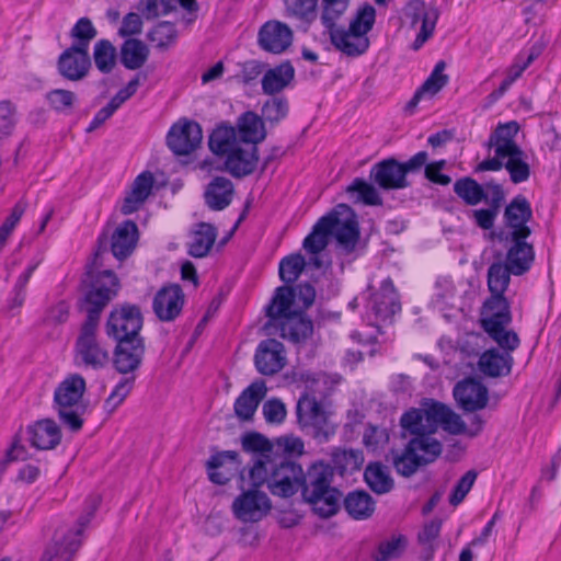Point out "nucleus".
<instances>
[{
    "mask_svg": "<svg viewBox=\"0 0 561 561\" xmlns=\"http://www.w3.org/2000/svg\"><path fill=\"white\" fill-rule=\"evenodd\" d=\"M510 266L493 263L488 271V286L492 296L484 302L481 310V324L484 331L501 346L511 351L519 346L518 335L506 330L512 321L510 304L503 294L510 284Z\"/></svg>",
    "mask_w": 561,
    "mask_h": 561,
    "instance_id": "f257e3e1",
    "label": "nucleus"
},
{
    "mask_svg": "<svg viewBox=\"0 0 561 561\" xmlns=\"http://www.w3.org/2000/svg\"><path fill=\"white\" fill-rule=\"evenodd\" d=\"M330 236L345 250L354 249L359 229L356 215L348 205L339 204L329 215L320 218L305 238L302 247L308 253L317 255L327 248Z\"/></svg>",
    "mask_w": 561,
    "mask_h": 561,
    "instance_id": "f03ea898",
    "label": "nucleus"
},
{
    "mask_svg": "<svg viewBox=\"0 0 561 561\" xmlns=\"http://www.w3.org/2000/svg\"><path fill=\"white\" fill-rule=\"evenodd\" d=\"M302 468L293 461L276 462L270 455H262L250 469V480L254 486L266 483L273 495L290 497L300 489Z\"/></svg>",
    "mask_w": 561,
    "mask_h": 561,
    "instance_id": "7ed1b4c3",
    "label": "nucleus"
},
{
    "mask_svg": "<svg viewBox=\"0 0 561 561\" xmlns=\"http://www.w3.org/2000/svg\"><path fill=\"white\" fill-rule=\"evenodd\" d=\"M332 477L333 470L330 465L316 461L307 472L302 471V479H300L299 490H301L302 497L321 517L334 515L340 506L342 494L331 486Z\"/></svg>",
    "mask_w": 561,
    "mask_h": 561,
    "instance_id": "20e7f679",
    "label": "nucleus"
},
{
    "mask_svg": "<svg viewBox=\"0 0 561 561\" xmlns=\"http://www.w3.org/2000/svg\"><path fill=\"white\" fill-rule=\"evenodd\" d=\"M209 148L215 154L226 157V170L236 178L249 175L256 168L257 148L241 144L233 127H217L209 137Z\"/></svg>",
    "mask_w": 561,
    "mask_h": 561,
    "instance_id": "39448f33",
    "label": "nucleus"
},
{
    "mask_svg": "<svg viewBox=\"0 0 561 561\" xmlns=\"http://www.w3.org/2000/svg\"><path fill=\"white\" fill-rule=\"evenodd\" d=\"M100 496L92 495L87 500L84 513L72 526H60L56 529L53 543L46 549L41 561H72L82 543V535L100 505Z\"/></svg>",
    "mask_w": 561,
    "mask_h": 561,
    "instance_id": "423d86ee",
    "label": "nucleus"
},
{
    "mask_svg": "<svg viewBox=\"0 0 561 561\" xmlns=\"http://www.w3.org/2000/svg\"><path fill=\"white\" fill-rule=\"evenodd\" d=\"M85 380L78 374L66 377L55 389L54 401L60 421L73 432L81 430L87 404L82 397Z\"/></svg>",
    "mask_w": 561,
    "mask_h": 561,
    "instance_id": "0eeeda50",
    "label": "nucleus"
},
{
    "mask_svg": "<svg viewBox=\"0 0 561 561\" xmlns=\"http://www.w3.org/2000/svg\"><path fill=\"white\" fill-rule=\"evenodd\" d=\"M442 453V444L428 435L411 439L405 449L393 456V466L398 473L410 477L420 466L434 461Z\"/></svg>",
    "mask_w": 561,
    "mask_h": 561,
    "instance_id": "6e6552de",
    "label": "nucleus"
},
{
    "mask_svg": "<svg viewBox=\"0 0 561 561\" xmlns=\"http://www.w3.org/2000/svg\"><path fill=\"white\" fill-rule=\"evenodd\" d=\"M298 422L302 428L311 432L320 442H327L335 433V426L330 422L328 412L314 397L304 394L297 403Z\"/></svg>",
    "mask_w": 561,
    "mask_h": 561,
    "instance_id": "1a4fd4ad",
    "label": "nucleus"
},
{
    "mask_svg": "<svg viewBox=\"0 0 561 561\" xmlns=\"http://www.w3.org/2000/svg\"><path fill=\"white\" fill-rule=\"evenodd\" d=\"M94 318L85 321L76 343V360L93 369L103 368L110 359L108 352L96 339Z\"/></svg>",
    "mask_w": 561,
    "mask_h": 561,
    "instance_id": "9d476101",
    "label": "nucleus"
},
{
    "mask_svg": "<svg viewBox=\"0 0 561 561\" xmlns=\"http://www.w3.org/2000/svg\"><path fill=\"white\" fill-rule=\"evenodd\" d=\"M142 316L138 307L124 305L114 309L106 322V333L117 343L123 341L142 340L139 335Z\"/></svg>",
    "mask_w": 561,
    "mask_h": 561,
    "instance_id": "9b49d317",
    "label": "nucleus"
},
{
    "mask_svg": "<svg viewBox=\"0 0 561 561\" xmlns=\"http://www.w3.org/2000/svg\"><path fill=\"white\" fill-rule=\"evenodd\" d=\"M118 290V280L112 271H103L87 293L84 302L87 320L94 318V324H99L102 309L110 302Z\"/></svg>",
    "mask_w": 561,
    "mask_h": 561,
    "instance_id": "f8f14e48",
    "label": "nucleus"
},
{
    "mask_svg": "<svg viewBox=\"0 0 561 561\" xmlns=\"http://www.w3.org/2000/svg\"><path fill=\"white\" fill-rule=\"evenodd\" d=\"M268 496L256 489L248 490L234 499L232 512L243 523H256L271 511Z\"/></svg>",
    "mask_w": 561,
    "mask_h": 561,
    "instance_id": "ddd939ff",
    "label": "nucleus"
},
{
    "mask_svg": "<svg viewBox=\"0 0 561 561\" xmlns=\"http://www.w3.org/2000/svg\"><path fill=\"white\" fill-rule=\"evenodd\" d=\"M533 216L530 204L524 196H516L506 206L504 211L505 227L502 232L503 239L528 238L530 229L527 222Z\"/></svg>",
    "mask_w": 561,
    "mask_h": 561,
    "instance_id": "4468645a",
    "label": "nucleus"
},
{
    "mask_svg": "<svg viewBox=\"0 0 561 561\" xmlns=\"http://www.w3.org/2000/svg\"><path fill=\"white\" fill-rule=\"evenodd\" d=\"M404 16L411 27L421 22V30L414 41V49H419L433 35L439 13L434 7L427 8L421 0H410L404 8Z\"/></svg>",
    "mask_w": 561,
    "mask_h": 561,
    "instance_id": "2eb2a0df",
    "label": "nucleus"
},
{
    "mask_svg": "<svg viewBox=\"0 0 561 561\" xmlns=\"http://www.w3.org/2000/svg\"><path fill=\"white\" fill-rule=\"evenodd\" d=\"M203 133L199 124L183 121L174 124L168 133L169 148L178 156L193 152L202 142Z\"/></svg>",
    "mask_w": 561,
    "mask_h": 561,
    "instance_id": "dca6fc26",
    "label": "nucleus"
},
{
    "mask_svg": "<svg viewBox=\"0 0 561 561\" xmlns=\"http://www.w3.org/2000/svg\"><path fill=\"white\" fill-rule=\"evenodd\" d=\"M546 48V42L539 39L535 42L529 48L523 49L514 58L513 64L507 68L505 78L501 82L497 90L491 96L495 100L502 98L511 85L522 77L523 72L542 54Z\"/></svg>",
    "mask_w": 561,
    "mask_h": 561,
    "instance_id": "f3484780",
    "label": "nucleus"
},
{
    "mask_svg": "<svg viewBox=\"0 0 561 561\" xmlns=\"http://www.w3.org/2000/svg\"><path fill=\"white\" fill-rule=\"evenodd\" d=\"M185 296L179 285L172 284L160 288L152 301L157 318L163 322L175 320L182 312Z\"/></svg>",
    "mask_w": 561,
    "mask_h": 561,
    "instance_id": "a211bd4d",
    "label": "nucleus"
},
{
    "mask_svg": "<svg viewBox=\"0 0 561 561\" xmlns=\"http://www.w3.org/2000/svg\"><path fill=\"white\" fill-rule=\"evenodd\" d=\"M454 397L462 410L474 412L485 408L489 401V391L481 381L467 378L455 386Z\"/></svg>",
    "mask_w": 561,
    "mask_h": 561,
    "instance_id": "6ab92c4d",
    "label": "nucleus"
},
{
    "mask_svg": "<svg viewBox=\"0 0 561 561\" xmlns=\"http://www.w3.org/2000/svg\"><path fill=\"white\" fill-rule=\"evenodd\" d=\"M369 176L373 182L383 190H400L409 186L403 167L393 158L373 165Z\"/></svg>",
    "mask_w": 561,
    "mask_h": 561,
    "instance_id": "aec40b11",
    "label": "nucleus"
},
{
    "mask_svg": "<svg viewBox=\"0 0 561 561\" xmlns=\"http://www.w3.org/2000/svg\"><path fill=\"white\" fill-rule=\"evenodd\" d=\"M286 364L284 345L275 340L262 341L255 352V366L262 375H274Z\"/></svg>",
    "mask_w": 561,
    "mask_h": 561,
    "instance_id": "412c9836",
    "label": "nucleus"
},
{
    "mask_svg": "<svg viewBox=\"0 0 561 561\" xmlns=\"http://www.w3.org/2000/svg\"><path fill=\"white\" fill-rule=\"evenodd\" d=\"M330 39L336 50L347 57H358L364 55L369 48L368 36H363L350 26L332 27L329 30Z\"/></svg>",
    "mask_w": 561,
    "mask_h": 561,
    "instance_id": "4be33fe9",
    "label": "nucleus"
},
{
    "mask_svg": "<svg viewBox=\"0 0 561 561\" xmlns=\"http://www.w3.org/2000/svg\"><path fill=\"white\" fill-rule=\"evenodd\" d=\"M368 308L377 320L385 321L401 310L398 293L390 278L382 280L380 289L371 295Z\"/></svg>",
    "mask_w": 561,
    "mask_h": 561,
    "instance_id": "5701e85b",
    "label": "nucleus"
},
{
    "mask_svg": "<svg viewBox=\"0 0 561 561\" xmlns=\"http://www.w3.org/2000/svg\"><path fill=\"white\" fill-rule=\"evenodd\" d=\"M90 68L88 49L72 45L65 50L58 60V69L65 78L78 81L84 78Z\"/></svg>",
    "mask_w": 561,
    "mask_h": 561,
    "instance_id": "b1692460",
    "label": "nucleus"
},
{
    "mask_svg": "<svg viewBox=\"0 0 561 561\" xmlns=\"http://www.w3.org/2000/svg\"><path fill=\"white\" fill-rule=\"evenodd\" d=\"M145 353L142 340L123 341L117 343L114 353V367L125 376L135 375Z\"/></svg>",
    "mask_w": 561,
    "mask_h": 561,
    "instance_id": "393cba45",
    "label": "nucleus"
},
{
    "mask_svg": "<svg viewBox=\"0 0 561 561\" xmlns=\"http://www.w3.org/2000/svg\"><path fill=\"white\" fill-rule=\"evenodd\" d=\"M293 41L291 30L280 22L265 23L259 33L261 47L274 54L286 50Z\"/></svg>",
    "mask_w": 561,
    "mask_h": 561,
    "instance_id": "a878e982",
    "label": "nucleus"
},
{
    "mask_svg": "<svg viewBox=\"0 0 561 561\" xmlns=\"http://www.w3.org/2000/svg\"><path fill=\"white\" fill-rule=\"evenodd\" d=\"M266 392L267 388L263 380H256L247 387L234 402V413L238 419L251 420Z\"/></svg>",
    "mask_w": 561,
    "mask_h": 561,
    "instance_id": "bb28decb",
    "label": "nucleus"
},
{
    "mask_svg": "<svg viewBox=\"0 0 561 561\" xmlns=\"http://www.w3.org/2000/svg\"><path fill=\"white\" fill-rule=\"evenodd\" d=\"M153 182V175L150 172H142L135 179L122 204L121 210L124 215H130L144 205L151 194Z\"/></svg>",
    "mask_w": 561,
    "mask_h": 561,
    "instance_id": "cd10ccee",
    "label": "nucleus"
},
{
    "mask_svg": "<svg viewBox=\"0 0 561 561\" xmlns=\"http://www.w3.org/2000/svg\"><path fill=\"white\" fill-rule=\"evenodd\" d=\"M506 352L501 353L496 348L485 351L479 358V369L489 377L507 376L513 366L511 350L503 347Z\"/></svg>",
    "mask_w": 561,
    "mask_h": 561,
    "instance_id": "c85d7f7f",
    "label": "nucleus"
},
{
    "mask_svg": "<svg viewBox=\"0 0 561 561\" xmlns=\"http://www.w3.org/2000/svg\"><path fill=\"white\" fill-rule=\"evenodd\" d=\"M527 238L508 239L506 242L513 244L508 248L506 255V264L510 266V271L514 275H522L527 272L534 261V249L533 245L526 242Z\"/></svg>",
    "mask_w": 561,
    "mask_h": 561,
    "instance_id": "c756f323",
    "label": "nucleus"
},
{
    "mask_svg": "<svg viewBox=\"0 0 561 561\" xmlns=\"http://www.w3.org/2000/svg\"><path fill=\"white\" fill-rule=\"evenodd\" d=\"M28 440L37 449H51L60 443V430L53 420H42L27 427Z\"/></svg>",
    "mask_w": 561,
    "mask_h": 561,
    "instance_id": "7c9ffc66",
    "label": "nucleus"
},
{
    "mask_svg": "<svg viewBox=\"0 0 561 561\" xmlns=\"http://www.w3.org/2000/svg\"><path fill=\"white\" fill-rule=\"evenodd\" d=\"M137 240V225L131 220L122 222L112 236L111 247L114 256L119 260L128 256L134 251Z\"/></svg>",
    "mask_w": 561,
    "mask_h": 561,
    "instance_id": "2f4dec72",
    "label": "nucleus"
},
{
    "mask_svg": "<svg viewBox=\"0 0 561 561\" xmlns=\"http://www.w3.org/2000/svg\"><path fill=\"white\" fill-rule=\"evenodd\" d=\"M233 195L232 182L227 178L217 176L205 191V202L213 210H222L231 204Z\"/></svg>",
    "mask_w": 561,
    "mask_h": 561,
    "instance_id": "473e14b6",
    "label": "nucleus"
},
{
    "mask_svg": "<svg viewBox=\"0 0 561 561\" xmlns=\"http://www.w3.org/2000/svg\"><path fill=\"white\" fill-rule=\"evenodd\" d=\"M239 141L244 145H256L266 137V130L262 118L254 112H245L237 123Z\"/></svg>",
    "mask_w": 561,
    "mask_h": 561,
    "instance_id": "72a5a7b5",
    "label": "nucleus"
},
{
    "mask_svg": "<svg viewBox=\"0 0 561 561\" xmlns=\"http://www.w3.org/2000/svg\"><path fill=\"white\" fill-rule=\"evenodd\" d=\"M295 69L290 62H282L278 66L265 71L262 78V91L273 95L282 92L294 80Z\"/></svg>",
    "mask_w": 561,
    "mask_h": 561,
    "instance_id": "f704fd0d",
    "label": "nucleus"
},
{
    "mask_svg": "<svg viewBox=\"0 0 561 561\" xmlns=\"http://www.w3.org/2000/svg\"><path fill=\"white\" fill-rule=\"evenodd\" d=\"M298 311L293 288L282 286L275 290L273 299L266 308V316L272 320L284 321Z\"/></svg>",
    "mask_w": 561,
    "mask_h": 561,
    "instance_id": "c9c22d12",
    "label": "nucleus"
},
{
    "mask_svg": "<svg viewBox=\"0 0 561 561\" xmlns=\"http://www.w3.org/2000/svg\"><path fill=\"white\" fill-rule=\"evenodd\" d=\"M497 156L504 158V168L508 172L513 183H522L529 179L530 165L528 162V156L520 147Z\"/></svg>",
    "mask_w": 561,
    "mask_h": 561,
    "instance_id": "e433bc0d",
    "label": "nucleus"
},
{
    "mask_svg": "<svg viewBox=\"0 0 561 561\" xmlns=\"http://www.w3.org/2000/svg\"><path fill=\"white\" fill-rule=\"evenodd\" d=\"M490 187L492 188L490 208L474 209L469 213V217L474 220L476 225L484 230H489L493 227L501 202L504 199V193L501 185L494 184L490 185Z\"/></svg>",
    "mask_w": 561,
    "mask_h": 561,
    "instance_id": "4c0bfd02",
    "label": "nucleus"
},
{
    "mask_svg": "<svg viewBox=\"0 0 561 561\" xmlns=\"http://www.w3.org/2000/svg\"><path fill=\"white\" fill-rule=\"evenodd\" d=\"M446 68L445 61H438L430 77L425 80L422 87L415 92L413 99L410 101L409 106H415L417 102L424 96H433L438 93L449 81V78L444 70Z\"/></svg>",
    "mask_w": 561,
    "mask_h": 561,
    "instance_id": "58836bf2",
    "label": "nucleus"
},
{
    "mask_svg": "<svg viewBox=\"0 0 561 561\" xmlns=\"http://www.w3.org/2000/svg\"><path fill=\"white\" fill-rule=\"evenodd\" d=\"M368 486L377 494H385L392 490L394 482L388 467L380 462L369 463L364 472Z\"/></svg>",
    "mask_w": 561,
    "mask_h": 561,
    "instance_id": "ea45409f",
    "label": "nucleus"
},
{
    "mask_svg": "<svg viewBox=\"0 0 561 561\" xmlns=\"http://www.w3.org/2000/svg\"><path fill=\"white\" fill-rule=\"evenodd\" d=\"M518 130L519 126L516 122L499 125L489 139V146L494 149L496 154H503V152L519 147L515 141Z\"/></svg>",
    "mask_w": 561,
    "mask_h": 561,
    "instance_id": "a19ab883",
    "label": "nucleus"
},
{
    "mask_svg": "<svg viewBox=\"0 0 561 561\" xmlns=\"http://www.w3.org/2000/svg\"><path fill=\"white\" fill-rule=\"evenodd\" d=\"M217 232L214 226L202 222L191 237L188 253L194 257H204L210 251Z\"/></svg>",
    "mask_w": 561,
    "mask_h": 561,
    "instance_id": "79ce46f5",
    "label": "nucleus"
},
{
    "mask_svg": "<svg viewBox=\"0 0 561 561\" xmlns=\"http://www.w3.org/2000/svg\"><path fill=\"white\" fill-rule=\"evenodd\" d=\"M149 56V49L139 39L130 38L124 42L121 48V61L125 68L136 70L141 68Z\"/></svg>",
    "mask_w": 561,
    "mask_h": 561,
    "instance_id": "37998d69",
    "label": "nucleus"
},
{
    "mask_svg": "<svg viewBox=\"0 0 561 561\" xmlns=\"http://www.w3.org/2000/svg\"><path fill=\"white\" fill-rule=\"evenodd\" d=\"M282 335L285 339L298 343L312 334L313 325L309 319L304 318L298 311L280 323Z\"/></svg>",
    "mask_w": 561,
    "mask_h": 561,
    "instance_id": "c03bdc74",
    "label": "nucleus"
},
{
    "mask_svg": "<svg viewBox=\"0 0 561 561\" xmlns=\"http://www.w3.org/2000/svg\"><path fill=\"white\" fill-rule=\"evenodd\" d=\"M345 510L355 519L368 518L375 511L373 497L365 491L350 493L344 500Z\"/></svg>",
    "mask_w": 561,
    "mask_h": 561,
    "instance_id": "a18cd8bd",
    "label": "nucleus"
},
{
    "mask_svg": "<svg viewBox=\"0 0 561 561\" xmlns=\"http://www.w3.org/2000/svg\"><path fill=\"white\" fill-rule=\"evenodd\" d=\"M350 198L355 203L377 206L381 205V197L376 187L363 179H355L346 188Z\"/></svg>",
    "mask_w": 561,
    "mask_h": 561,
    "instance_id": "49530a36",
    "label": "nucleus"
},
{
    "mask_svg": "<svg viewBox=\"0 0 561 561\" xmlns=\"http://www.w3.org/2000/svg\"><path fill=\"white\" fill-rule=\"evenodd\" d=\"M38 264L39 261L31 262L18 277L8 300L10 311H19L22 308L26 298V286Z\"/></svg>",
    "mask_w": 561,
    "mask_h": 561,
    "instance_id": "de8ad7c7",
    "label": "nucleus"
},
{
    "mask_svg": "<svg viewBox=\"0 0 561 561\" xmlns=\"http://www.w3.org/2000/svg\"><path fill=\"white\" fill-rule=\"evenodd\" d=\"M454 191L467 205L476 206L486 201V194L476 180L463 178L455 182Z\"/></svg>",
    "mask_w": 561,
    "mask_h": 561,
    "instance_id": "09e8293b",
    "label": "nucleus"
},
{
    "mask_svg": "<svg viewBox=\"0 0 561 561\" xmlns=\"http://www.w3.org/2000/svg\"><path fill=\"white\" fill-rule=\"evenodd\" d=\"M95 67L102 73H110L116 66V48L107 39H100L93 48Z\"/></svg>",
    "mask_w": 561,
    "mask_h": 561,
    "instance_id": "8fccbe9b",
    "label": "nucleus"
},
{
    "mask_svg": "<svg viewBox=\"0 0 561 561\" xmlns=\"http://www.w3.org/2000/svg\"><path fill=\"white\" fill-rule=\"evenodd\" d=\"M136 376H124L114 387L107 399L104 401L103 408L107 414L114 413L117 408L125 401L131 392L135 385Z\"/></svg>",
    "mask_w": 561,
    "mask_h": 561,
    "instance_id": "3c124183",
    "label": "nucleus"
},
{
    "mask_svg": "<svg viewBox=\"0 0 561 561\" xmlns=\"http://www.w3.org/2000/svg\"><path fill=\"white\" fill-rule=\"evenodd\" d=\"M351 0H321L320 20L325 28L336 26L350 7Z\"/></svg>",
    "mask_w": 561,
    "mask_h": 561,
    "instance_id": "603ef678",
    "label": "nucleus"
},
{
    "mask_svg": "<svg viewBox=\"0 0 561 561\" xmlns=\"http://www.w3.org/2000/svg\"><path fill=\"white\" fill-rule=\"evenodd\" d=\"M448 410L447 405L433 400L423 402L422 412L424 413L425 428L428 436L436 431L438 425H442Z\"/></svg>",
    "mask_w": 561,
    "mask_h": 561,
    "instance_id": "864d4df0",
    "label": "nucleus"
},
{
    "mask_svg": "<svg viewBox=\"0 0 561 561\" xmlns=\"http://www.w3.org/2000/svg\"><path fill=\"white\" fill-rule=\"evenodd\" d=\"M238 454L236 451H224L210 457L207 461L209 479L216 484H225L229 481V476L220 469L227 460L234 461Z\"/></svg>",
    "mask_w": 561,
    "mask_h": 561,
    "instance_id": "5fc2aeb1",
    "label": "nucleus"
},
{
    "mask_svg": "<svg viewBox=\"0 0 561 561\" xmlns=\"http://www.w3.org/2000/svg\"><path fill=\"white\" fill-rule=\"evenodd\" d=\"M375 21L376 10L373 5L366 3L357 9L354 18L350 21L348 26L363 36H367L371 31Z\"/></svg>",
    "mask_w": 561,
    "mask_h": 561,
    "instance_id": "6e6d98bb",
    "label": "nucleus"
},
{
    "mask_svg": "<svg viewBox=\"0 0 561 561\" xmlns=\"http://www.w3.org/2000/svg\"><path fill=\"white\" fill-rule=\"evenodd\" d=\"M474 430H467L466 424L461 420L460 415H458L451 409H449L446 416L444 417L442 426L445 431L449 432L450 434H468L470 436H476L482 430V421L480 420V417L474 416Z\"/></svg>",
    "mask_w": 561,
    "mask_h": 561,
    "instance_id": "4d7b16f0",
    "label": "nucleus"
},
{
    "mask_svg": "<svg viewBox=\"0 0 561 561\" xmlns=\"http://www.w3.org/2000/svg\"><path fill=\"white\" fill-rule=\"evenodd\" d=\"M306 266V260L301 254H291L279 263V277L285 283H294Z\"/></svg>",
    "mask_w": 561,
    "mask_h": 561,
    "instance_id": "13d9d810",
    "label": "nucleus"
},
{
    "mask_svg": "<svg viewBox=\"0 0 561 561\" xmlns=\"http://www.w3.org/2000/svg\"><path fill=\"white\" fill-rule=\"evenodd\" d=\"M332 462L340 471H353L360 467L363 456L354 449H335L332 453Z\"/></svg>",
    "mask_w": 561,
    "mask_h": 561,
    "instance_id": "bf43d9fd",
    "label": "nucleus"
},
{
    "mask_svg": "<svg viewBox=\"0 0 561 561\" xmlns=\"http://www.w3.org/2000/svg\"><path fill=\"white\" fill-rule=\"evenodd\" d=\"M318 0H285L287 14L310 22L316 19Z\"/></svg>",
    "mask_w": 561,
    "mask_h": 561,
    "instance_id": "052dcab7",
    "label": "nucleus"
},
{
    "mask_svg": "<svg viewBox=\"0 0 561 561\" xmlns=\"http://www.w3.org/2000/svg\"><path fill=\"white\" fill-rule=\"evenodd\" d=\"M401 426L409 431L411 434L420 437L421 435H427L425 428V419L422 409H411L405 412L400 420Z\"/></svg>",
    "mask_w": 561,
    "mask_h": 561,
    "instance_id": "680f3d73",
    "label": "nucleus"
},
{
    "mask_svg": "<svg viewBox=\"0 0 561 561\" xmlns=\"http://www.w3.org/2000/svg\"><path fill=\"white\" fill-rule=\"evenodd\" d=\"M442 523L432 520L424 525L419 534V542L423 546L426 557L431 558L436 548V540L439 537Z\"/></svg>",
    "mask_w": 561,
    "mask_h": 561,
    "instance_id": "e2e57ef3",
    "label": "nucleus"
},
{
    "mask_svg": "<svg viewBox=\"0 0 561 561\" xmlns=\"http://www.w3.org/2000/svg\"><path fill=\"white\" fill-rule=\"evenodd\" d=\"M176 38L175 26L170 22L157 24L149 33V39L159 48L168 47Z\"/></svg>",
    "mask_w": 561,
    "mask_h": 561,
    "instance_id": "0e129e2a",
    "label": "nucleus"
},
{
    "mask_svg": "<svg viewBox=\"0 0 561 561\" xmlns=\"http://www.w3.org/2000/svg\"><path fill=\"white\" fill-rule=\"evenodd\" d=\"M98 32L88 18H81L71 30V36L79 41L76 46L88 49L90 41L96 36Z\"/></svg>",
    "mask_w": 561,
    "mask_h": 561,
    "instance_id": "69168bd1",
    "label": "nucleus"
},
{
    "mask_svg": "<svg viewBox=\"0 0 561 561\" xmlns=\"http://www.w3.org/2000/svg\"><path fill=\"white\" fill-rule=\"evenodd\" d=\"M287 113V102L278 98L266 101L262 107V116L270 123H278L286 117Z\"/></svg>",
    "mask_w": 561,
    "mask_h": 561,
    "instance_id": "338daca9",
    "label": "nucleus"
},
{
    "mask_svg": "<svg viewBox=\"0 0 561 561\" xmlns=\"http://www.w3.org/2000/svg\"><path fill=\"white\" fill-rule=\"evenodd\" d=\"M407 546V539L403 536L393 537L390 540L381 542L378 549V561H387L399 557Z\"/></svg>",
    "mask_w": 561,
    "mask_h": 561,
    "instance_id": "774afa93",
    "label": "nucleus"
}]
</instances>
